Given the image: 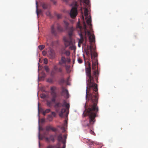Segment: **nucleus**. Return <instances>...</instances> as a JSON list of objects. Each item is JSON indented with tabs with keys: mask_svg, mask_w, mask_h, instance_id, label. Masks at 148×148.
<instances>
[{
	"mask_svg": "<svg viewBox=\"0 0 148 148\" xmlns=\"http://www.w3.org/2000/svg\"><path fill=\"white\" fill-rule=\"evenodd\" d=\"M86 73L88 77L86 91V99L89 102V105L86 108L83 114L88 116L89 123L86 126L89 127L96 121L95 118L97 116L99 111L97 106L98 99L97 84L94 82V77L91 76V65L88 63V67L85 68Z\"/></svg>",
	"mask_w": 148,
	"mask_h": 148,
	"instance_id": "f257e3e1",
	"label": "nucleus"
},
{
	"mask_svg": "<svg viewBox=\"0 0 148 148\" xmlns=\"http://www.w3.org/2000/svg\"><path fill=\"white\" fill-rule=\"evenodd\" d=\"M77 27L79 28V31H78V34L80 37L79 39L78 46V47H80V44L82 43L84 39H86V34H87L89 37V39L91 44L95 41V37L94 35L92 34L91 33L87 30L85 23H84V31L82 30V27L80 25L79 23L77 25Z\"/></svg>",
	"mask_w": 148,
	"mask_h": 148,
	"instance_id": "f03ea898",
	"label": "nucleus"
},
{
	"mask_svg": "<svg viewBox=\"0 0 148 148\" xmlns=\"http://www.w3.org/2000/svg\"><path fill=\"white\" fill-rule=\"evenodd\" d=\"M56 111L59 113L60 117L62 118L65 117L66 119L68 118L69 114V105L65 100L63 101V104L60 102L55 103L54 106Z\"/></svg>",
	"mask_w": 148,
	"mask_h": 148,
	"instance_id": "7ed1b4c3",
	"label": "nucleus"
},
{
	"mask_svg": "<svg viewBox=\"0 0 148 148\" xmlns=\"http://www.w3.org/2000/svg\"><path fill=\"white\" fill-rule=\"evenodd\" d=\"M64 27L66 30H69V37H64L63 38L65 48H66L70 45H72L69 48L71 50H73L75 49V47L73 45L71 36L73 35L74 29L73 27H69V23L66 21H64Z\"/></svg>",
	"mask_w": 148,
	"mask_h": 148,
	"instance_id": "20e7f679",
	"label": "nucleus"
},
{
	"mask_svg": "<svg viewBox=\"0 0 148 148\" xmlns=\"http://www.w3.org/2000/svg\"><path fill=\"white\" fill-rule=\"evenodd\" d=\"M67 134H65L62 136V134H60L58 136V140L59 142L56 145H49L47 148H65L66 139Z\"/></svg>",
	"mask_w": 148,
	"mask_h": 148,
	"instance_id": "39448f33",
	"label": "nucleus"
},
{
	"mask_svg": "<svg viewBox=\"0 0 148 148\" xmlns=\"http://www.w3.org/2000/svg\"><path fill=\"white\" fill-rule=\"evenodd\" d=\"M72 5L73 7L71 10L70 15L71 18H73L77 16V8L78 5L77 2L76 1L74 2L72 4Z\"/></svg>",
	"mask_w": 148,
	"mask_h": 148,
	"instance_id": "423d86ee",
	"label": "nucleus"
},
{
	"mask_svg": "<svg viewBox=\"0 0 148 148\" xmlns=\"http://www.w3.org/2000/svg\"><path fill=\"white\" fill-rule=\"evenodd\" d=\"M98 63L97 59H93L92 61V69L95 70L93 71L94 76L96 80H97L98 77L97 75L99 74V72L98 71L96 70L97 68Z\"/></svg>",
	"mask_w": 148,
	"mask_h": 148,
	"instance_id": "0eeeda50",
	"label": "nucleus"
},
{
	"mask_svg": "<svg viewBox=\"0 0 148 148\" xmlns=\"http://www.w3.org/2000/svg\"><path fill=\"white\" fill-rule=\"evenodd\" d=\"M59 65L58 63L55 64L53 67V69L51 71V74L54 75L57 73H62L63 71V69L62 67H58V65Z\"/></svg>",
	"mask_w": 148,
	"mask_h": 148,
	"instance_id": "6e6552de",
	"label": "nucleus"
},
{
	"mask_svg": "<svg viewBox=\"0 0 148 148\" xmlns=\"http://www.w3.org/2000/svg\"><path fill=\"white\" fill-rule=\"evenodd\" d=\"M89 49L90 51V54L91 56L92 61L95 59H97V54L95 52V49L93 47L92 44H91L90 45V46Z\"/></svg>",
	"mask_w": 148,
	"mask_h": 148,
	"instance_id": "1a4fd4ad",
	"label": "nucleus"
},
{
	"mask_svg": "<svg viewBox=\"0 0 148 148\" xmlns=\"http://www.w3.org/2000/svg\"><path fill=\"white\" fill-rule=\"evenodd\" d=\"M56 90V88L54 86H53L51 88V95L52 96V98L51 99V101L55 102L56 101V94L55 92Z\"/></svg>",
	"mask_w": 148,
	"mask_h": 148,
	"instance_id": "9d476101",
	"label": "nucleus"
},
{
	"mask_svg": "<svg viewBox=\"0 0 148 148\" xmlns=\"http://www.w3.org/2000/svg\"><path fill=\"white\" fill-rule=\"evenodd\" d=\"M70 62V59L69 58H65V57L62 56L61 58V60H60L58 63V64L62 66H64L63 64H65L66 63H69Z\"/></svg>",
	"mask_w": 148,
	"mask_h": 148,
	"instance_id": "9b49d317",
	"label": "nucleus"
},
{
	"mask_svg": "<svg viewBox=\"0 0 148 148\" xmlns=\"http://www.w3.org/2000/svg\"><path fill=\"white\" fill-rule=\"evenodd\" d=\"M48 57L50 58L53 59L55 57L54 52L53 50L50 49L49 51H48Z\"/></svg>",
	"mask_w": 148,
	"mask_h": 148,
	"instance_id": "f8f14e48",
	"label": "nucleus"
},
{
	"mask_svg": "<svg viewBox=\"0 0 148 148\" xmlns=\"http://www.w3.org/2000/svg\"><path fill=\"white\" fill-rule=\"evenodd\" d=\"M51 33L53 35L56 36L57 35L58 32L56 30L54 25L51 26Z\"/></svg>",
	"mask_w": 148,
	"mask_h": 148,
	"instance_id": "ddd939ff",
	"label": "nucleus"
},
{
	"mask_svg": "<svg viewBox=\"0 0 148 148\" xmlns=\"http://www.w3.org/2000/svg\"><path fill=\"white\" fill-rule=\"evenodd\" d=\"M67 121L66 119L64 121V124L61 127V129L62 130V132H64L66 131V129L67 127Z\"/></svg>",
	"mask_w": 148,
	"mask_h": 148,
	"instance_id": "4468645a",
	"label": "nucleus"
},
{
	"mask_svg": "<svg viewBox=\"0 0 148 148\" xmlns=\"http://www.w3.org/2000/svg\"><path fill=\"white\" fill-rule=\"evenodd\" d=\"M86 20L87 23L88 25L89 26V28L91 29L92 28L91 17L90 16L89 18H88V17H86Z\"/></svg>",
	"mask_w": 148,
	"mask_h": 148,
	"instance_id": "2eb2a0df",
	"label": "nucleus"
},
{
	"mask_svg": "<svg viewBox=\"0 0 148 148\" xmlns=\"http://www.w3.org/2000/svg\"><path fill=\"white\" fill-rule=\"evenodd\" d=\"M87 7H85L84 8V15L86 17H87L88 15V10L87 8Z\"/></svg>",
	"mask_w": 148,
	"mask_h": 148,
	"instance_id": "dca6fc26",
	"label": "nucleus"
},
{
	"mask_svg": "<svg viewBox=\"0 0 148 148\" xmlns=\"http://www.w3.org/2000/svg\"><path fill=\"white\" fill-rule=\"evenodd\" d=\"M62 92L66 94V98H68L69 97L68 91L65 88H62Z\"/></svg>",
	"mask_w": 148,
	"mask_h": 148,
	"instance_id": "f3484780",
	"label": "nucleus"
},
{
	"mask_svg": "<svg viewBox=\"0 0 148 148\" xmlns=\"http://www.w3.org/2000/svg\"><path fill=\"white\" fill-rule=\"evenodd\" d=\"M57 29L58 32H60L63 31V29L58 24H57Z\"/></svg>",
	"mask_w": 148,
	"mask_h": 148,
	"instance_id": "a211bd4d",
	"label": "nucleus"
},
{
	"mask_svg": "<svg viewBox=\"0 0 148 148\" xmlns=\"http://www.w3.org/2000/svg\"><path fill=\"white\" fill-rule=\"evenodd\" d=\"M84 3L86 5H85V7H88L89 6V3L90 1L89 0H84Z\"/></svg>",
	"mask_w": 148,
	"mask_h": 148,
	"instance_id": "6ab92c4d",
	"label": "nucleus"
},
{
	"mask_svg": "<svg viewBox=\"0 0 148 148\" xmlns=\"http://www.w3.org/2000/svg\"><path fill=\"white\" fill-rule=\"evenodd\" d=\"M47 105L49 107H51L52 106V101H47Z\"/></svg>",
	"mask_w": 148,
	"mask_h": 148,
	"instance_id": "aec40b11",
	"label": "nucleus"
},
{
	"mask_svg": "<svg viewBox=\"0 0 148 148\" xmlns=\"http://www.w3.org/2000/svg\"><path fill=\"white\" fill-rule=\"evenodd\" d=\"M53 118L52 116L51 115H49L48 116V119L49 121H51L52 120Z\"/></svg>",
	"mask_w": 148,
	"mask_h": 148,
	"instance_id": "412c9836",
	"label": "nucleus"
},
{
	"mask_svg": "<svg viewBox=\"0 0 148 148\" xmlns=\"http://www.w3.org/2000/svg\"><path fill=\"white\" fill-rule=\"evenodd\" d=\"M48 5L46 3H44L42 5V8L45 9H47L48 8Z\"/></svg>",
	"mask_w": 148,
	"mask_h": 148,
	"instance_id": "4be33fe9",
	"label": "nucleus"
},
{
	"mask_svg": "<svg viewBox=\"0 0 148 148\" xmlns=\"http://www.w3.org/2000/svg\"><path fill=\"white\" fill-rule=\"evenodd\" d=\"M51 127L50 125H48L46 127V130L47 131H49L51 130Z\"/></svg>",
	"mask_w": 148,
	"mask_h": 148,
	"instance_id": "5701e85b",
	"label": "nucleus"
},
{
	"mask_svg": "<svg viewBox=\"0 0 148 148\" xmlns=\"http://www.w3.org/2000/svg\"><path fill=\"white\" fill-rule=\"evenodd\" d=\"M86 140V142L88 143L90 145H91L93 143V142L91 141L90 140L87 139Z\"/></svg>",
	"mask_w": 148,
	"mask_h": 148,
	"instance_id": "b1692460",
	"label": "nucleus"
},
{
	"mask_svg": "<svg viewBox=\"0 0 148 148\" xmlns=\"http://www.w3.org/2000/svg\"><path fill=\"white\" fill-rule=\"evenodd\" d=\"M45 47L44 45H40L38 46V48L40 50H42L44 49Z\"/></svg>",
	"mask_w": 148,
	"mask_h": 148,
	"instance_id": "393cba45",
	"label": "nucleus"
},
{
	"mask_svg": "<svg viewBox=\"0 0 148 148\" xmlns=\"http://www.w3.org/2000/svg\"><path fill=\"white\" fill-rule=\"evenodd\" d=\"M49 139L53 142H54L55 141L53 135H51L49 137Z\"/></svg>",
	"mask_w": 148,
	"mask_h": 148,
	"instance_id": "a878e982",
	"label": "nucleus"
},
{
	"mask_svg": "<svg viewBox=\"0 0 148 148\" xmlns=\"http://www.w3.org/2000/svg\"><path fill=\"white\" fill-rule=\"evenodd\" d=\"M44 68L45 70L47 72H49V69L48 67L47 66H45Z\"/></svg>",
	"mask_w": 148,
	"mask_h": 148,
	"instance_id": "bb28decb",
	"label": "nucleus"
},
{
	"mask_svg": "<svg viewBox=\"0 0 148 148\" xmlns=\"http://www.w3.org/2000/svg\"><path fill=\"white\" fill-rule=\"evenodd\" d=\"M77 61H78V62L79 63V64L82 63L83 62V61H82V60L80 58H78V59H77Z\"/></svg>",
	"mask_w": 148,
	"mask_h": 148,
	"instance_id": "cd10ccee",
	"label": "nucleus"
},
{
	"mask_svg": "<svg viewBox=\"0 0 148 148\" xmlns=\"http://www.w3.org/2000/svg\"><path fill=\"white\" fill-rule=\"evenodd\" d=\"M65 54L67 56H69L70 54V52L69 51H66L65 52Z\"/></svg>",
	"mask_w": 148,
	"mask_h": 148,
	"instance_id": "c85d7f7f",
	"label": "nucleus"
},
{
	"mask_svg": "<svg viewBox=\"0 0 148 148\" xmlns=\"http://www.w3.org/2000/svg\"><path fill=\"white\" fill-rule=\"evenodd\" d=\"M44 63L45 64H47L48 63V60L47 58H45L44 60Z\"/></svg>",
	"mask_w": 148,
	"mask_h": 148,
	"instance_id": "c756f323",
	"label": "nucleus"
},
{
	"mask_svg": "<svg viewBox=\"0 0 148 148\" xmlns=\"http://www.w3.org/2000/svg\"><path fill=\"white\" fill-rule=\"evenodd\" d=\"M51 1H52L53 3L54 4H55L56 3V1H54V0H50ZM64 1H68L69 0H63Z\"/></svg>",
	"mask_w": 148,
	"mask_h": 148,
	"instance_id": "7c9ffc66",
	"label": "nucleus"
},
{
	"mask_svg": "<svg viewBox=\"0 0 148 148\" xmlns=\"http://www.w3.org/2000/svg\"><path fill=\"white\" fill-rule=\"evenodd\" d=\"M36 8H36V13H37V15L38 16L39 13L38 11V10L37 2V1H36Z\"/></svg>",
	"mask_w": 148,
	"mask_h": 148,
	"instance_id": "2f4dec72",
	"label": "nucleus"
},
{
	"mask_svg": "<svg viewBox=\"0 0 148 148\" xmlns=\"http://www.w3.org/2000/svg\"><path fill=\"white\" fill-rule=\"evenodd\" d=\"M51 130L53 131L54 132H56L57 130L56 129L53 127H51Z\"/></svg>",
	"mask_w": 148,
	"mask_h": 148,
	"instance_id": "473e14b6",
	"label": "nucleus"
},
{
	"mask_svg": "<svg viewBox=\"0 0 148 148\" xmlns=\"http://www.w3.org/2000/svg\"><path fill=\"white\" fill-rule=\"evenodd\" d=\"M46 14L47 16H50L51 15L50 12L49 11H48L46 13Z\"/></svg>",
	"mask_w": 148,
	"mask_h": 148,
	"instance_id": "72a5a7b5",
	"label": "nucleus"
},
{
	"mask_svg": "<svg viewBox=\"0 0 148 148\" xmlns=\"http://www.w3.org/2000/svg\"><path fill=\"white\" fill-rule=\"evenodd\" d=\"M62 15L61 14H58L57 15V17L58 18H61Z\"/></svg>",
	"mask_w": 148,
	"mask_h": 148,
	"instance_id": "f704fd0d",
	"label": "nucleus"
},
{
	"mask_svg": "<svg viewBox=\"0 0 148 148\" xmlns=\"http://www.w3.org/2000/svg\"><path fill=\"white\" fill-rule=\"evenodd\" d=\"M42 54L43 56H45L46 54V52L45 51H43L42 52Z\"/></svg>",
	"mask_w": 148,
	"mask_h": 148,
	"instance_id": "c9c22d12",
	"label": "nucleus"
},
{
	"mask_svg": "<svg viewBox=\"0 0 148 148\" xmlns=\"http://www.w3.org/2000/svg\"><path fill=\"white\" fill-rule=\"evenodd\" d=\"M45 112L46 113H49L50 111V110L49 109H47L45 110Z\"/></svg>",
	"mask_w": 148,
	"mask_h": 148,
	"instance_id": "e433bc0d",
	"label": "nucleus"
},
{
	"mask_svg": "<svg viewBox=\"0 0 148 148\" xmlns=\"http://www.w3.org/2000/svg\"><path fill=\"white\" fill-rule=\"evenodd\" d=\"M52 116H53L54 117H55L56 116V114L55 112H51V114Z\"/></svg>",
	"mask_w": 148,
	"mask_h": 148,
	"instance_id": "4c0bfd02",
	"label": "nucleus"
},
{
	"mask_svg": "<svg viewBox=\"0 0 148 148\" xmlns=\"http://www.w3.org/2000/svg\"><path fill=\"white\" fill-rule=\"evenodd\" d=\"M90 133L91 134L94 135V134H95L94 132L92 131L91 130H90Z\"/></svg>",
	"mask_w": 148,
	"mask_h": 148,
	"instance_id": "58836bf2",
	"label": "nucleus"
},
{
	"mask_svg": "<svg viewBox=\"0 0 148 148\" xmlns=\"http://www.w3.org/2000/svg\"><path fill=\"white\" fill-rule=\"evenodd\" d=\"M51 41H49V40H47V43H46V44L47 45H49V42H50Z\"/></svg>",
	"mask_w": 148,
	"mask_h": 148,
	"instance_id": "ea45409f",
	"label": "nucleus"
},
{
	"mask_svg": "<svg viewBox=\"0 0 148 148\" xmlns=\"http://www.w3.org/2000/svg\"><path fill=\"white\" fill-rule=\"evenodd\" d=\"M65 66L66 67V70L68 69L69 67L68 66H67L66 65H65Z\"/></svg>",
	"mask_w": 148,
	"mask_h": 148,
	"instance_id": "a19ab883",
	"label": "nucleus"
},
{
	"mask_svg": "<svg viewBox=\"0 0 148 148\" xmlns=\"http://www.w3.org/2000/svg\"><path fill=\"white\" fill-rule=\"evenodd\" d=\"M46 140L47 141H49V140L50 139H49V138H47V137L46 138Z\"/></svg>",
	"mask_w": 148,
	"mask_h": 148,
	"instance_id": "79ce46f5",
	"label": "nucleus"
},
{
	"mask_svg": "<svg viewBox=\"0 0 148 148\" xmlns=\"http://www.w3.org/2000/svg\"><path fill=\"white\" fill-rule=\"evenodd\" d=\"M46 113V112H45V111H44L43 112V114L44 115H45Z\"/></svg>",
	"mask_w": 148,
	"mask_h": 148,
	"instance_id": "37998d69",
	"label": "nucleus"
},
{
	"mask_svg": "<svg viewBox=\"0 0 148 148\" xmlns=\"http://www.w3.org/2000/svg\"><path fill=\"white\" fill-rule=\"evenodd\" d=\"M38 109L39 110V103L38 104Z\"/></svg>",
	"mask_w": 148,
	"mask_h": 148,
	"instance_id": "c03bdc74",
	"label": "nucleus"
},
{
	"mask_svg": "<svg viewBox=\"0 0 148 148\" xmlns=\"http://www.w3.org/2000/svg\"><path fill=\"white\" fill-rule=\"evenodd\" d=\"M39 137H40V132H39Z\"/></svg>",
	"mask_w": 148,
	"mask_h": 148,
	"instance_id": "a18cd8bd",
	"label": "nucleus"
},
{
	"mask_svg": "<svg viewBox=\"0 0 148 148\" xmlns=\"http://www.w3.org/2000/svg\"><path fill=\"white\" fill-rule=\"evenodd\" d=\"M51 45H53V44L52 43Z\"/></svg>",
	"mask_w": 148,
	"mask_h": 148,
	"instance_id": "49530a36",
	"label": "nucleus"
}]
</instances>
